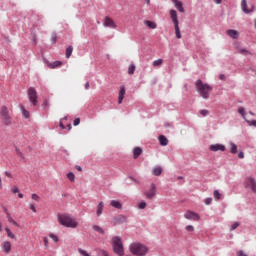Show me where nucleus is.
<instances>
[{"mask_svg": "<svg viewBox=\"0 0 256 256\" xmlns=\"http://www.w3.org/2000/svg\"><path fill=\"white\" fill-rule=\"evenodd\" d=\"M195 87L200 97H203L204 99H209V96L211 95V91H213V87H211L207 83H203L202 79H198L195 82Z\"/></svg>", "mask_w": 256, "mask_h": 256, "instance_id": "f257e3e1", "label": "nucleus"}, {"mask_svg": "<svg viewBox=\"0 0 256 256\" xmlns=\"http://www.w3.org/2000/svg\"><path fill=\"white\" fill-rule=\"evenodd\" d=\"M58 222L60 225H63V227H68L70 229H76V227L79 225L77 220H75L69 214L58 215Z\"/></svg>", "mask_w": 256, "mask_h": 256, "instance_id": "f03ea898", "label": "nucleus"}, {"mask_svg": "<svg viewBox=\"0 0 256 256\" xmlns=\"http://www.w3.org/2000/svg\"><path fill=\"white\" fill-rule=\"evenodd\" d=\"M0 119L5 127H10V125L15 123V120H13V115L10 113L7 106H2L0 108Z\"/></svg>", "mask_w": 256, "mask_h": 256, "instance_id": "7ed1b4c3", "label": "nucleus"}, {"mask_svg": "<svg viewBox=\"0 0 256 256\" xmlns=\"http://www.w3.org/2000/svg\"><path fill=\"white\" fill-rule=\"evenodd\" d=\"M129 249L132 255L136 256H145V254L149 252V248L139 242H134L130 244Z\"/></svg>", "mask_w": 256, "mask_h": 256, "instance_id": "20e7f679", "label": "nucleus"}, {"mask_svg": "<svg viewBox=\"0 0 256 256\" xmlns=\"http://www.w3.org/2000/svg\"><path fill=\"white\" fill-rule=\"evenodd\" d=\"M111 245L116 255L118 256L125 255V249L123 248V240H121V237L119 236L112 237Z\"/></svg>", "mask_w": 256, "mask_h": 256, "instance_id": "39448f33", "label": "nucleus"}, {"mask_svg": "<svg viewBox=\"0 0 256 256\" xmlns=\"http://www.w3.org/2000/svg\"><path fill=\"white\" fill-rule=\"evenodd\" d=\"M170 19L174 24L175 35L177 39H181V30L179 29V18L177 17L176 10H170Z\"/></svg>", "mask_w": 256, "mask_h": 256, "instance_id": "423d86ee", "label": "nucleus"}, {"mask_svg": "<svg viewBox=\"0 0 256 256\" xmlns=\"http://www.w3.org/2000/svg\"><path fill=\"white\" fill-rule=\"evenodd\" d=\"M29 102L35 107L37 106V90H35L33 87L28 88L27 91Z\"/></svg>", "mask_w": 256, "mask_h": 256, "instance_id": "0eeeda50", "label": "nucleus"}, {"mask_svg": "<svg viewBox=\"0 0 256 256\" xmlns=\"http://www.w3.org/2000/svg\"><path fill=\"white\" fill-rule=\"evenodd\" d=\"M185 219H188L190 221H199V219H201V216H199V214H197L194 211L188 210L185 214H184Z\"/></svg>", "mask_w": 256, "mask_h": 256, "instance_id": "6e6552de", "label": "nucleus"}, {"mask_svg": "<svg viewBox=\"0 0 256 256\" xmlns=\"http://www.w3.org/2000/svg\"><path fill=\"white\" fill-rule=\"evenodd\" d=\"M103 27H109L110 29H117V24L111 17L106 16L104 18Z\"/></svg>", "mask_w": 256, "mask_h": 256, "instance_id": "1a4fd4ad", "label": "nucleus"}, {"mask_svg": "<svg viewBox=\"0 0 256 256\" xmlns=\"http://www.w3.org/2000/svg\"><path fill=\"white\" fill-rule=\"evenodd\" d=\"M245 187L246 188H251V191L253 193H256V181H255V178L253 177H250V178H247L246 181H245Z\"/></svg>", "mask_w": 256, "mask_h": 256, "instance_id": "9d476101", "label": "nucleus"}, {"mask_svg": "<svg viewBox=\"0 0 256 256\" xmlns=\"http://www.w3.org/2000/svg\"><path fill=\"white\" fill-rule=\"evenodd\" d=\"M241 9L243 13H246V15H249V13H253L255 11V7H251L250 9L247 8V0H241Z\"/></svg>", "mask_w": 256, "mask_h": 256, "instance_id": "9b49d317", "label": "nucleus"}, {"mask_svg": "<svg viewBox=\"0 0 256 256\" xmlns=\"http://www.w3.org/2000/svg\"><path fill=\"white\" fill-rule=\"evenodd\" d=\"M155 195H157V187L155 186V184H151V188L148 192H146V197L147 199H153Z\"/></svg>", "mask_w": 256, "mask_h": 256, "instance_id": "f8f14e48", "label": "nucleus"}, {"mask_svg": "<svg viewBox=\"0 0 256 256\" xmlns=\"http://www.w3.org/2000/svg\"><path fill=\"white\" fill-rule=\"evenodd\" d=\"M127 221V217L124 215H118L113 218V225H121L122 223H125Z\"/></svg>", "mask_w": 256, "mask_h": 256, "instance_id": "ddd939ff", "label": "nucleus"}, {"mask_svg": "<svg viewBox=\"0 0 256 256\" xmlns=\"http://www.w3.org/2000/svg\"><path fill=\"white\" fill-rule=\"evenodd\" d=\"M210 151L217 152V151H225V145L223 144H212L209 146Z\"/></svg>", "mask_w": 256, "mask_h": 256, "instance_id": "4468645a", "label": "nucleus"}, {"mask_svg": "<svg viewBox=\"0 0 256 256\" xmlns=\"http://www.w3.org/2000/svg\"><path fill=\"white\" fill-rule=\"evenodd\" d=\"M171 1L174 4L177 11H179L180 13H185V8H183V2H181L180 0H171Z\"/></svg>", "mask_w": 256, "mask_h": 256, "instance_id": "2eb2a0df", "label": "nucleus"}, {"mask_svg": "<svg viewBox=\"0 0 256 256\" xmlns=\"http://www.w3.org/2000/svg\"><path fill=\"white\" fill-rule=\"evenodd\" d=\"M125 86H120L119 94H118V104L121 105L123 103V99H125Z\"/></svg>", "mask_w": 256, "mask_h": 256, "instance_id": "dca6fc26", "label": "nucleus"}, {"mask_svg": "<svg viewBox=\"0 0 256 256\" xmlns=\"http://www.w3.org/2000/svg\"><path fill=\"white\" fill-rule=\"evenodd\" d=\"M226 33L231 39H239V32L237 30L229 29Z\"/></svg>", "mask_w": 256, "mask_h": 256, "instance_id": "f3484780", "label": "nucleus"}, {"mask_svg": "<svg viewBox=\"0 0 256 256\" xmlns=\"http://www.w3.org/2000/svg\"><path fill=\"white\" fill-rule=\"evenodd\" d=\"M2 251L4 253H11V242L4 241L2 244Z\"/></svg>", "mask_w": 256, "mask_h": 256, "instance_id": "a211bd4d", "label": "nucleus"}, {"mask_svg": "<svg viewBox=\"0 0 256 256\" xmlns=\"http://www.w3.org/2000/svg\"><path fill=\"white\" fill-rule=\"evenodd\" d=\"M158 140L162 147H167V145H169V139H167V137L164 135H160Z\"/></svg>", "mask_w": 256, "mask_h": 256, "instance_id": "6ab92c4d", "label": "nucleus"}, {"mask_svg": "<svg viewBox=\"0 0 256 256\" xmlns=\"http://www.w3.org/2000/svg\"><path fill=\"white\" fill-rule=\"evenodd\" d=\"M144 25L148 27V29H157V23L150 21V20H145Z\"/></svg>", "mask_w": 256, "mask_h": 256, "instance_id": "aec40b11", "label": "nucleus"}, {"mask_svg": "<svg viewBox=\"0 0 256 256\" xmlns=\"http://www.w3.org/2000/svg\"><path fill=\"white\" fill-rule=\"evenodd\" d=\"M103 207H105V204L103 202H99L96 211L97 217H101V215H103Z\"/></svg>", "mask_w": 256, "mask_h": 256, "instance_id": "412c9836", "label": "nucleus"}, {"mask_svg": "<svg viewBox=\"0 0 256 256\" xmlns=\"http://www.w3.org/2000/svg\"><path fill=\"white\" fill-rule=\"evenodd\" d=\"M111 207H114V209H122L123 208V204H121V202H119L118 200H112L110 202Z\"/></svg>", "mask_w": 256, "mask_h": 256, "instance_id": "4be33fe9", "label": "nucleus"}, {"mask_svg": "<svg viewBox=\"0 0 256 256\" xmlns=\"http://www.w3.org/2000/svg\"><path fill=\"white\" fill-rule=\"evenodd\" d=\"M141 153H143V149H141V147H136L133 149V156H134V159H137Z\"/></svg>", "mask_w": 256, "mask_h": 256, "instance_id": "5701e85b", "label": "nucleus"}, {"mask_svg": "<svg viewBox=\"0 0 256 256\" xmlns=\"http://www.w3.org/2000/svg\"><path fill=\"white\" fill-rule=\"evenodd\" d=\"M92 229L96 231V233H100V235H105V230L99 225H93Z\"/></svg>", "mask_w": 256, "mask_h": 256, "instance_id": "b1692460", "label": "nucleus"}, {"mask_svg": "<svg viewBox=\"0 0 256 256\" xmlns=\"http://www.w3.org/2000/svg\"><path fill=\"white\" fill-rule=\"evenodd\" d=\"M20 111H21V113H22V115H23V117L25 118V119H29V117H30V114H29V111H27V109H25V106H20Z\"/></svg>", "mask_w": 256, "mask_h": 256, "instance_id": "393cba45", "label": "nucleus"}, {"mask_svg": "<svg viewBox=\"0 0 256 256\" xmlns=\"http://www.w3.org/2000/svg\"><path fill=\"white\" fill-rule=\"evenodd\" d=\"M238 113L243 117V119L247 120V112L245 111V108L243 106H240L238 108Z\"/></svg>", "mask_w": 256, "mask_h": 256, "instance_id": "a878e982", "label": "nucleus"}, {"mask_svg": "<svg viewBox=\"0 0 256 256\" xmlns=\"http://www.w3.org/2000/svg\"><path fill=\"white\" fill-rule=\"evenodd\" d=\"M7 219H8V222L11 223V225H14L15 227H19V223H17V221H15L13 217H11V214L7 213Z\"/></svg>", "mask_w": 256, "mask_h": 256, "instance_id": "bb28decb", "label": "nucleus"}, {"mask_svg": "<svg viewBox=\"0 0 256 256\" xmlns=\"http://www.w3.org/2000/svg\"><path fill=\"white\" fill-rule=\"evenodd\" d=\"M161 173H163V169L161 167L157 166L153 169V175H155L156 177H159Z\"/></svg>", "mask_w": 256, "mask_h": 256, "instance_id": "cd10ccee", "label": "nucleus"}, {"mask_svg": "<svg viewBox=\"0 0 256 256\" xmlns=\"http://www.w3.org/2000/svg\"><path fill=\"white\" fill-rule=\"evenodd\" d=\"M230 153L235 155L237 153V144L230 142Z\"/></svg>", "mask_w": 256, "mask_h": 256, "instance_id": "c85d7f7f", "label": "nucleus"}, {"mask_svg": "<svg viewBox=\"0 0 256 256\" xmlns=\"http://www.w3.org/2000/svg\"><path fill=\"white\" fill-rule=\"evenodd\" d=\"M65 125H67V116H65L60 120L59 127L61 129H66Z\"/></svg>", "mask_w": 256, "mask_h": 256, "instance_id": "c756f323", "label": "nucleus"}, {"mask_svg": "<svg viewBox=\"0 0 256 256\" xmlns=\"http://www.w3.org/2000/svg\"><path fill=\"white\" fill-rule=\"evenodd\" d=\"M61 65H63V62L61 61H55L52 64L49 65L50 69H55L57 67H61Z\"/></svg>", "mask_w": 256, "mask_h": 256, "instance_id": "7c9ffc66", "label": "nucleus"}, {"mask_svg": "<svg viewBox=\"0 0 256 256\" xmlns=\"http://www.w3.org/2000/svg\"><path fill=\"white\" fill-rule=\"evenodd\" d=\"M71 55H73V46H69L68 48H66V59H69Z\"/></svg>", "mask_w": 256, "mask_h": 256, "instance_id": "2f4dec72", "label": "nucleus"}, {"mask_svg": "<svg viewBox=\"0 0 256 256\" xmlns=\"http://www.w3.org/2000/svg\"><path fill=\"white\" fill-rule=\"evenodd\" d=\"M5 231H6L8 237H9L10 239H16L15 234H13V232H11V229H9V228L6 227V228H5Z\"/></svg>", "mask_w": 256, "mask_h": 256, "instance_id": "473e14b6", "label": "nucleus"}, {"mask_svg": "<svg viewBox=\"0 0 256 256\" xmlns=\"http://www.w3.org/2000/svg\"><path fill=\"white\" fill-rule=\"evenodd\" d=\"M135 73V64H130L128 68V74L133 75Z\"/></svg>", "mask_w": 256, "mask_h": 256, "instance_id": "72a5a7b5", "label": "nucleus"}, {"mask_svg": "<svg viewBox=\"0 0 256 256\" xmlns=\"http://www.w3.org/2000/svg\"><path fill=\"white\" fill-rule=\"evenodd\" d=\"M163 65V59H158L153 62V67H161Z\"/></svg>", "mask_w": 256, "mask_h": 256, "instance_id": "f704fd0d", "label": "nucleus"}, {"mask_svg": "<svg viewBox=\"0 0 256 256\" xmlns=\"http://www.w3.org/2000/svg\"><path fill=\"white\" fill-rule=\"evenodd\" d=\"M239 53H240L241 55H245V56L251 55V52H249V50H247V49H245V48H241V49L239 50Z\"/></svg>", "mask_w": 256, "mask_h": 256, "instance_id": "c9c22d12", "label": "nucleus"}, {"mask_svg": "<svg viewBox=\"0 0 256 256\" xmlns=\"http://www.w3.org/2000/svg\"><path fill=\"white\" fill-rule=\"evenodd\" d=\"M214 198L216 199V201H219V199H221V193L219 192V190L214 191Z\"/></svg>", "mask_w": 256, "mask_h": 256, "instance_id": "e433bc0d", "label": "nucleus"}, {"mask_svg": "<svg viewBox=\"0 0 256 256\" xmlns=\"http://www.w3.org/2000/svg\"><path fill=\"white\" fill-rule=\"evenodd\" d=\"M250 127H256V120H245Z\"/></svg>", "mask_w": 256, "mask_h": 256, "instance_id": "4c0bfd02", "label": "nucleus"}, {"mask_svg": "<svg viewBox=\"0 0 256 256\" xmlns=\"http://www.w3.org/2000/svg\"><path fill=\"white\" fill-rule=\"evenodd\" d=\"M67 177H68L69 181H72V182L75 181V174L73 172H69L67 174Z\"/></svg>", "mask_w": 256, "mask_h": 256, "instance_id": "58836bf2", "label": "nucleus"}, {"mask_svg": "<svg viewBox=\"0 0 256 256\" xmlns=\"http://www.w3.org/2000/svg\"><path fill=\"white\" fill-rule=\"evenodd\" d=\"M98 256H109V252H107L106 250H99Z\"/></svg>", "mask_w": 256, "mask_h": 256, "instance_id": "ea45409f", "label": "nucleus"}, {"mask_svg": "<svg viewBox=\"0 0 256 256\" xmlns=\"http://www.w3.org/2000/svg\"><path fill=\"white\" fill-rule=\"evenodd\" d=\"M51 43L55 44L57 43V33H52V36H51Z\"/></svg>", "mask_w": 256, "mask_h": 256, "instance_id": "a19ab883", "label": "nucleus"}, {"mask_svg": "<svg viewBox=\"0 0 256 256\" xmlns=\"http://www.w3.org/2000/svg\"><path fill=\"white\" fill-rule=\"evenodd\" d=\"M237 227H239V222L232 223L230 231H235V229H237Z\"/></svg>", "mask_w": 256, "mask_h": 256, "instance_id": "79ce46f5", "label": "nucleus"}, {"mask_svg": "<svg viewBox=\"0 0 256 256\" xmlns=\"http://www.w3.org/2000/svg\"><path fill=\"white\" fill-rule=\"evenodd\" d=\"M200 114L202 117H207V115H209V110H201Z\"/></svg>", "mask_w": 256, "mask_h": 256, "instance_id": "37998d69", "label": "nucleus"}, {"mask_svg": "<svg viewBox=\"0 0 256 256\" xmlns=\"http://www.w3.org/2000/svg\"><path fill=\"white\" fill-rule=\"evenodd\" d=\"M50 237L52 238L54 243H57V241H59V237H57V235H55V234H50Z\"/></svg>", "mask_w": 256, "mask_h": 256, "instance_id": "c03bdc74", "label": "nucleus"}, {"mask_svg": "<svg viewBox=\"0 0 256 256\" xmlns=\"http://www.w3.org/2000/svg\"><path fill=\"white\" fill-rule=\"evenodd\" d=\"M204 203L205 205H211V203H213V198H206Z\"/></svg>", "mask_w": 256, "mask_h": 256, "instance_id": "a18cd8bd", "label": "nucleus"}, {"mask_svg": "<svg viewBox=\"0 0 256 256\" xmlns=\"http://www.w3.org/2000/svg\"><path fill=\"white\" fill-rule=\"evenodd\" d=\"M186 231L193 232V231H195V228L193 227V225H187L186 226Z\"/></svg>", "mask_w": 256, "mask_h": 256, "instance_id": "49530a36", "label": "nucleus"}, {"mask_svg": "<svg viewBox=\"0 0 256 256\" xmlns=\"http://www.w3.org/2000/svg\"><path fill=\"white\" fill-rule=\"evenodd\" d=\"M139 209H145L147 207V203L145 202H141L139 205H138Z\"/></svg>", "mask_w": 256, "mask_h": 256, "instance_id": "de8ad7c7", "label": "nucleus"}, {"mask_svg": "<svg viewBox=\"0 0 256 256\" xmlns=\"http://www.w3.org/2000/svg\"><path fill=\"white\" fill-rule=\"evenodd\" d=\"M16 154L18 155V157H21L22 159L25 158V157L23 156V152L20 151L19 149H16Z\"/></svg>", "mask_w": 256, "mask_h": 256, "instance_id": "09e8293b", "label": "nucleus"}, {"mask_svg": "<svg viewBox=\"0 0 256 256\" xmlns=\"http://www.w3.org/2000/svg\"><path fill=\"white\" fill-rule=\"evenodd\" d=\"M79 123H81V119L76 118V119L74 120V122H73L74 127H77V125H79Z\"/></svg>", "mask_w": 256, "mask_h": 256, "instance_id": "8fccbe9b", "label": "nucleus"}, {"mask_svg": "<svg viewBox=\"0 0 256 256\" xmlns=\"http://www.w3.org/2000/svg\"><path fill=\"white\" fill-rule=\"evenodd\" d=\"M12 193H19V188L17 186L12 187L11 189Z\"/></svg>", "mask_w": 256, "mask_h": 256, "instance_id": "3c124183", "label": "nucleus"}, {"mask_svg": "<svg viewBox=\"0 0 256 256\" xmlns=\"http://www.w3.org/2000/svg\"><path fill=\"white\" fill-rule=\"evenodd\" d=\"M238 157H239V159H245V153H243V151H240L238 153Z\"/></svg>", "mask_w": 256, "mask_h": 256, "instance_id": "603ef678", "label": "nucleus"}, {"mask_svg": "<svg viewBox=\"0 0 256 256\" xmlns=\"http://www.w3.org/2000/svg\"><path fill=\"white\" fill-rule=\"evenodd\" d=\"M29 207H30L31 211H33V213H37V209L35 208L34 204H30Z\"/></svg>", "mask_w": 256, "mask_h": 256, "instance_id": "864d4df0", "label": "nucleus"}, {"mask_svg": "<svg viewBox=\"0 0 256 256\" xmlns=\"http://www.w3.org/2000/svg\"><path fill=\"white\" fill-rule=\"evenodd\" d=\"M32 199H33L34 201H39V195H37V194H32Z\"/></svg>", "mask_w": 256, "mask_h": 256, "instance_id": "5fc2aeb1", "label": "nucleus"}, {"mask_svg": "<svg viewBox=\"0 0 256 256\" xmlns=\"http://www.w3.org/2000/svg\"><path fill=\"white\" fill-rule=\"evenodd\" d=\"M43 241H44L45 247H47V245H49V239L47 237H44Z\"/></svg>", "mask_w": 256, "mask_h": 256, "instance_id": "6e6d98bb", "label": "nucleus"}, {"mask_svg": "<svg viewBox=\"0 0 256 256\" xmlns=\"http://www.w3.org/2000/svg\"><path fill=\"white\" fill-rule=\"evenodd\" d=\"M5 175H6V177H9V179H12V178H13V175H12L11 172H9V171H6V172H5Z\"/></svg>", "mask_w": 256, "mask_h": 256, "instance_id": "4d7b16f0", "label": "nucleus"}, {"mask_svg": "<svg viewBox=\"0 0 256 256\" xmlns=\"http://www.w3.org/2000/svg\"><path fill=\"white\" fill-rule=\"evenodd\" d=\"M237 256H247V254H244L243 250H240V251L237 253Z\"/></svg>", "mask_w": 256, "mask_h": 256, "instance_id": "13d9d810", "label": "nucleus"}, {"mask_svg": "<svg viewBox=\"0 0 256 256\" xmlns=\"http://www.w3.org/2000/svg\"><path fill=\"white\" fill-rule=\"evenodd\" d=\"M128 179H130V181H134L135 183H137V180H135L133 176H129Z\"/></svg>", "mask_w": 256, "mask_h": 256, "instance_id": "bf43d9fd", "label": "nucleus"}, {"mask_svg": "<svg viewBox=\"0 0 256 256\" xmlns=\"http://www.w3.org/2000/svg\"><path fill=\"white\" fill-rule=\"evenodd\" d=\"M66 125H67V127H68V131H71V129H72L71 123H68V124H66Z\"/></svg>", "mask_w": 256, "mask_h": 256, "instance_id": "052dcab7", "label": "nucleus"}, {"mask_svg": "<svg viewBox=\"0 0 256 256\" xmlns=\"http://www.w3.org/2000/svg\"><path fill=\"white\" fill-rule=\"evenodd\" d=\"M221 1H222V0H214V2L216 3V5H221Z\"/></svg>", "mask_w": 256, "mask_h": 256, "instance_id": "680f3d73", "label": "nucleus"}, {"mask_svg": "<svg viewBox=\"0 0 256 256\" xmlns=\"http://www.w3.org/2000/svg\"><path fill=\"white\" fill-rule=\"evenodd\" d=\"M89 87H90L89 82H86V84H85V89L88 90Z\"/></svg>", "mask_w": 256, "mask_h": 256, "instance_id": "e2e57ef3", "label": "nucleus"}, {"mask_svg": "<svg viewBox=\"0 0 256 256\" xmlns=\"http://www.w3.org/2000/svg\"><path fill=\"white\" fill-rule=\"evenodd\" d=\"M77 171H83V168L81 166H76Z\"/></svg>", "mask_w": 256, "mask_h": 256, "instance_id": "0e129e2a", "label": "nucleus"}, {"mask_svg": "<svg viewBox=\"0 0 256 256\" xmlns=\"http://www.w3.org/2000/svg\"><path fill=\"white\" fill-rule=\"evenodd\" d=\"M19 199H23V193H18Z\"/></svg>", "mask_w": 256, "mask_h": 256, "instance_id": "69168bd1", "label": "nucleus"}, {"mask_svg": "<svg viewBox=\"0 0 256 256\" xmlns=\"http://www.w3.org/2000/svg\"><path fill=\"white\" fill-rule=\"evenodd\" d=\"M220 79H221V81H224V79H225V75H220Z\"/></svg>", "mask_w": 256, "mask_h": 256, "instance_id": "338daca9", "label": "nucleus"}, {"mask_svg": "<svg viewBox=\"0 0 256 256\" xmlns=\"http://www.w3.org/2000/svg\"><path fill=\"white\" fill-rule=\"evenodd\" d=\"M254 27H255V29H256V19L254 20Z\"/></svg>", "mask_w": 256, "mask_h": 256, "instance_id": "774afa93", "label": "nucleus"}]
</instances>
